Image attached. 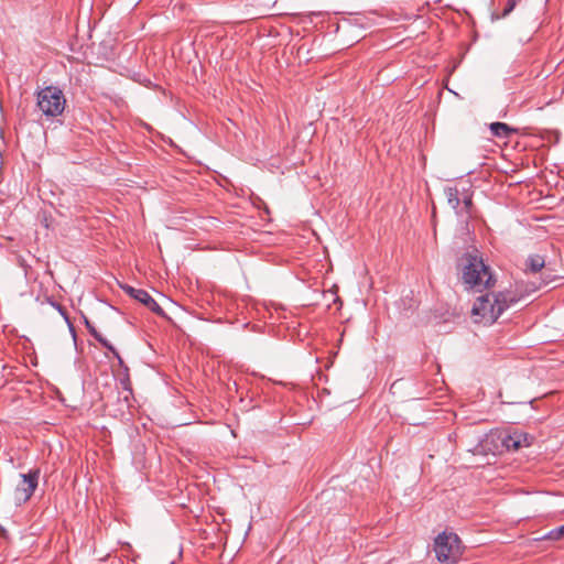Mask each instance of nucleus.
<instances>
[{"label":"nucleus","mask_w":564,"mask_h":564,"mask_svg":"<svg viewBox=\"0 0 564 564\" xmlns=\"http://www.w3.org/2000/svg\"><path fill=\"white\" fill-rule=\"evenodd\" d=\"M48 303L56 310L58 311V313L63 316V318L65 319V322L67 323L68 327H69V330L75 334V329H74V326L69 319V316L67 314V311L64 306H62L59 303L53 301L52 299H48L47 300Z\"/></svg>","instance_id":"ddd939ff"},{"label":"nucleus","mask_w":564,"mask_h":564,"mask_svg":"<svg viewBox=\"0 0 564 564\" xmlns=\"http://www.w3.org/2000/svg\"><path fill=\"white\" fill-rule=\"evenodd\" d=\"M520 297L512 291L487 293L477 299L473 306L471 314L479 316L484 323L492 324L499 316Z\"/></svg>","instance_id":"f03ea898"},{"label":"nucleus","mask_w":564,"mask_h":564,"mask_svg":"<svg viewBox=\"0 0 564 564\" xmlns=\"http://www.w3.org/2000/svg\"><path fill=\"white\" fill-rule=\"evenodd\" d=\"M84 323L89 332V334L97 340L100 341L102 339V335L95 328V326L89 322L87 317L84 316Z\"/></svg>","instance_id":"2eb2a0df"},{"label":"nucleus","mask_w":564,"mask_h":564,"mask_svg":"<svg viewBox=\"0 0 564 564\" xmlns=\"http://www.w3.org/2000/svg\"><path fill=\"white\" fill-rule=\"evenodd\" d=\"M375 13H355L344 17L336 26V32L343 31L345 35L349 36L350 41H357L362 37L361 33L366 30L379 25Z\"/></svg>","instance_id":"20e7f679"},{"label":"nucleus","mask_w":564,"mask_h":564,"mask_svg":"<svg viewBox=\"0 0 564 564\" xmlns=\"http://www.w3.org/2000/svg\"><path fill=\"white\" fill-rule=\"evenodd\" d=\"M65 97L61 88L47 86L37 93V107L46 117L59 116L65 108Z\"/></svg>","instance_id":"39448f33"},{"label":"nucleus","mask_w":564,"mask_h":564,"mask_svg":"<svg viewBox=\"0 0 564 564\" xmlns=\"http://www.w3.org/2000/svg\"><path fill=\"white\" fill-rule=\"evenodd\" d=\"M502 446L507 451H518L522 446H529L530 442L528 435L519 432L505 434L501 438Z\"/></svg>","instance_id":"6e6552de"},{"label":"nucleus","mask_w":564,"mask_h":564,"mask_svg":"<svg viewBox=\"0 0 564 564\" xmlns=\"http://www.w3.org/2000/svg\"><path fill=\"white\" fill-rule=\"evenodd\" d=\"M489 129L492 133V135L497 138L508 139L513 132H516L514 129H512L510 126H508L505 122H492L489 126Z\"/></svg>","instance_id":"9b49d317"},{"label":"nucleus","mask_w":564,"mask_h":564,"mask_svg":"<svg viewBox=\"0 0 564 564\" xmlns=\"http://www.w3.org/2000/svg\"><path fill=\"white\" fill-rule=\"evenodd\" d=\"M135 301L143 304L145 307H148L151 312L155 313L159 316L165 317L166 314L163 311V308L158 304V302L145 291L141 290L135 297Z\"/></svg>","instance_id":"1a4fd4ad"},{"label":"nucleus","mask_w":564,"mask_h":564,"mask_svg":"<svg viewBox=\"0 0 564 564\" xmlns=\"http://www.w3.org/2000/svg\"><path fill=\"white\" fill-rule=\"evenodd\" d=\"M519 0H508L502 11V17H507L517 6Z\"/></svg>","instance_id":"f3484780"},{"label":"nucleus","mask_w":564,"mask_h":564,"mask_svg":"<svg viewBox=\"0 0 564 564\" xmlns=\"http://www.w3.org/2000/svg\"><path fill=\"white\" fill-rule=\"evenodd\" d=\"M434 551L440 562L454 563L459 555L460 540L455 533H441L434 541Z\"/></svg>","instance_id":"423d86ee"},{"label":"nucleus","mask_w":564,"mask_h":564,"mask_svg":"<svg viewBox=\"0 0 564 564\" xmlns=\"http://www.w3.org/2000/svg\"><path fill=\"white\" fill-rule=\"evenodd\" d=\"M20 477L21 481L14 491V501L18 506L28 502L33 496L39 485L40 470L30 469L26 474H21Z\"/></svg>","instance_id":"0eeeda50"},{"label":"nucleus","mask_w":564,"mask_h":564,"mask_svg":"<svg viewBox=\"0 0 564 564\" xmlns=\"http://www.w3.org/2000/svg\"><path fill=\"white\" fill-rule=\"evenodd\" d=\"M545 265V260L540 254H531L524 262V271L536 273Z\"/></svg>","instance_id":"9d476101"},{"label":"nucleus","mask_w":564,"mask_h":564,"mask_svg":"<svg viewBox=\"0 0 564 564\" xmlns=\"http://www.w3.org/2000/svg\"><path fill=\"white\" fill-rule=\"evenodd\" d=\"M120 289L126 293L128 294L129 296H131L132 299L135 300V297L138 296L139 292L142 290V289H135L129 284H120Z\"/></svg>","instance_id":"dca6fc26"},{"label":"nucleus","mask_w":564,"mask_h":564,"mask_svg":"<svg viewBox=\"0 0 564 564\" xmlns=\"http://www.w3.org/2000/svg\"><path fill=\"white\" fill-rule=\"evenodd\" d=\"M564 538V524L555 528L551 531H549L546 534H544L540 540H553L557 541Z\"/></svg>","instance_id":"4468645a"},{"label":"nucleus","mask_w":564,"mask_h":564,"mask_svg":"<svg viewBox=\"0 0 564 564\" xmlns=\"http://www.w3.org/2000/svg\"><path fill=\"white\" fill-rule=\"evenodd\" d=\"M462 279L467 289L482 292L492 288L496 278L491 268L475 252H467L462 258Z\"/></svg>","instance_id":"f257e3e1"},{"label":"nucleus","mask_w":564,"mask_h":564,"mask_svg":"<svg viewBox=\"0 0 564 564\" xmlns=\"http://www.w3.org/2000/svg\"><path fill=\"white\" fill-rule=\"evenodd\" d=\"M100 345H102L108 351H110L115 358H117L118 364L121 368H123L126 371H128V367L124 365V361L122 360L121 356L117 351V349L105 338L99 341Z\"/></svg>","instance_id":"f8f14e48"},{"label":"nucleus","mask_w":564,"mask_h":564,"mask_svg":"<svg viewBox=\"0 0 564 564\" xmlns=\"http://www.w3.org/2000/svg\"><path fill=\"white\" fill-rule=\"evenodd\" d=\"M448 206L455 212L460 223H468L473 217V191L470 187L446 186L444 188Z\"/></svg>","instance_id":"7ed1b4c3"},{"label":"nucleus","mask_w":564,"mask_h":564,"mask_svg":"<svg viewBox=\"0 0 564 564\" xmlns=\"http://www.w3.org/2000/svg\"><path fill=\"white\" fill-rule=\"evenodd\" d=\"M124 372H126V376H124V378H122V379H121V381H120V382H121V386H122V388H123L124 390H128V391H130V392H131V386H130L129 375H128V371H126V370H124Z\"/></svg>","instance_id":"a211bd4d"}]
</instances>
